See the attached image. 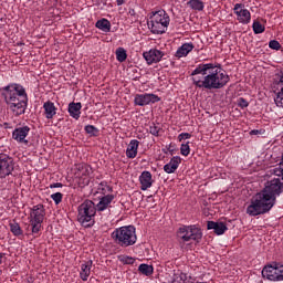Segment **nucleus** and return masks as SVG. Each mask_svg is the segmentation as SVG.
I'll list each match as a JSON object with an SVG mask.
<instances>
[{"label":"nucleus","instance_id":"nucleus-1","mask_svg":"<svg viewBox=\"0 0 283 283\" xmlns=\"http://www.w3.org/2000/svg\"><path fill=\"white\" fill-rule=\"evenodd\" d=\"M273 174L283 180V154L281 156V161L273 169ZM279 178L268 181L264 189L251 199V203L247 208L248 216H263L264 213H269V211L275 207L277 196L283 193V182Z\"/></svg>","mask_w":283,"mask_h":283},{"label":"nucleus","instance_id":"nucleus-2","mask_svg":"<svg viewBox=\"0 0 283 283\" xmlns=\"http://www.w3.org/2000/svg\"><path fill=\"white\" fill-rule=\"evenodd\" d=\"M192 83L199 90H222L231 81L229 75L213 63H201L191 72Z\"/></svg>","mask_w":283,"mask_h":283},{"label":"nucleus","instance_id":"nucleus-3","mask_svg":"<svg viewBox=\"0 0 283 283\" xmlns=\"http://www.w3.org/2000/svg\"><path fill=\"white\" fill-rule=\"evenodd\" d=\"M2 96L13 116H22L28 109V93L21 84H9L2 88Z\"/></svg>","mask_w":283,"mask_h":283},{"label":"nucleus","instance_id":"nucleus-4","mask_svg":"<svg viewBox=\"0 0 283 283\" xmlns=\"http://www.w3.org/2000/svg\"><path fill=\"white\" fill-rule=\"evenodd\" d=\"M111 238L115 244L122 247V249H127V247H134L136 244L138 237L136 235V228L134 226H123L115 229Z\"/></svg>","mask_w":283,"mask_h":283},{"label":"nucleus","instance_id":"nucleus-5","mask_svg":"<svg viewBox=\"0 0 283 283\" xmlns=\"http://www.w3.org/2000/svg\"><path fill=\"white\" fill-rule=\"evenodd\" d=\"M171 19L165 10H158L150 14L147 25L153 34H165Z\"/></svg>","mask_w":283,"mask_h":283},{"label":"nucleus","instance_id":"nucleus-6","mask_svg":"<svg viewBox=\"0 0 283 283\" xmlns=\"http://www.w3.org/2000/svg\"><path fill=\"white\" fill-rule=\"evenodd\" d=\"M94 216H96V205L92 200H85L77 208V222L85 227H94Z\"/></svg>","mask_w":283,"mask_h":283},{"label":"nucleus","instance_id":"nucleus-7","mask_svg":"<svg viewBox=\"0 0 283 283\" xmlns=\"http://www.w3.org/2000/svg\"><path fill=\"white\" fill-rule=\"evenodd\" d=\"M178 237L182 242H200L202 240V229L200 227L193 226H184L178 230Z\"/></svg>","mask_w":283,"mask_h":283},{"label":"nucleus","instance_id":"nucleus-8","mask_svg":"<svg viewBox=\"0 0 283 283\" xmlns=\"http://www.w3.org/2000/svg\"><path fill=\"white\" fill-rule=\"evenodd\" d=\"M45 220V207L43 205H36L31 209L29 216V222L32 227V233H39L41 231V224Z\"/></svg>","mask_w":283,"mask_h":283},{"label":"nucleus","instance_id":"nucleus-9","mask_svg":"<svg viewBox=\"0 0 283 283\" xmlns=\"http://www.w3.org/2000/svg\"><path fill=\"white\" fill-rule=\"evenodd\" d=\"M262 277L270 282H283V264L273 262L268 264L262 270Z\"/></svg>","mask_w":283,"mask_h":283},{"label":"nucleus","instance_id":"nucleus-10","mask_svg":"<svg viewBox=\"0 0 283 283\" xmlns=\"http://www.w3.org/2000/svg\"><path fill=\"white\" fill-rule=\"evenodd\" d=\"M14 171V163L12 158L6 154H0V178H6Z\"/></svg>","mask_w":283,"mask_h":283},{"label":"nucleus","instance_id":"nucleus-11","mask_svg":"<svg viewBox=\"0 0 283 283\" xmlns=\"http://www.w3.org/2000/svg\"><path fill=\"white\" fill-rule=\"evenodd\" d=\"M233 12L237 15L239 23H243V25L251 23V12L248 9H244L243 3L234 4Z\"/></svg>","mask_w":283,"mask_h":283},{"label":"nucleus","instance_id":"nucleus-12","mask_svg":"<svg viewBox=\"0 0 283 283\" xmlns=\"http://www.w3.org/2000/svg\"><path fill=\"white\" fill-rule=\"evenodd\" d=\"M135 105L138 107H145V105H149V103H160V97L153 93L137 94L134 99Z\"/></svg>","mask_w":283,"mask_h":283},{"label":"nucleus","instance_id":"nucleus-13","mask_svg":"<svg viewBox=\"0 0 283 283\" xmlns=\"http://www.w3.org/2000/svg\"><path fill=\"white\" fill-rule=\"evenodd\" d=\"M274 83L277 90H280L276 93V96L274 97V103L276 107H283V71H280L279 73L275 74Z\"/></svg>","mask_w":283,"mask_h":283},{"label":"nucleus","instance_id":"nucleus-14","mask_svg":"<svg viewBox=\"0 0 283 283\" xmlns=\"http://www.w3.org/2000/svg\"><path fill=\"white\" fill-rule=\"evenodd\" d=\"M30 134V128L29 126H21L15 128L12 132V138L13 140H15L17 143H21L23 145H28V143H30L28 139V135Z\"/></svg>","mask_w":283,"mask_h":283},{"label":"nucleus","instance_id":"nucleus-15","mask_svg":"<svg viewBox=\"0 0 283 283\" xmlns=\"http://www.w3.org/2000/svg\"><path fill=\"white\" fill-rule=\"evenodd\" d=\"M165 53L160 50L153 49L148 52H144V59L148 63V65H153V63H160Z\"/></svg>","mask_w":283,"mask_h":283},{"label":"nucleus","instance_id":"nucleus-16","mask_svg":"<svg viewBox=\"0 0 283 283\" xmlns=\"http://www.w3.org/2000/svg\"><path fill=\"white\" fill-rule=\"evenodd\" d=\"M139 182L142 185V191H147V189H150L151 185H154V180L151 179V172L147 170L143 171L139 176Z\"/></svg>","mask_w":283,"mask_h":283},{"label":"nucleus","instance_id":"nucleus-17","mask_svg":"<svg viewBox=\"0 0 283 283\" xmlns=\"http://www.w3.org/2000/svg\"><path fill=\"white\" fill-rule=\"evenodd\" d=\"M94 261L88 260L81 264L80 277L83 282H87L90 280V275H92V265Z\"/></svg>","mask_w":283,"mask_h":283},{"label":"nucleus","instance_id":"nucleus-18","mask_svg":"<svg viewBox=\"0 0 283 283\" xmlns=\"http://www.w3.org/2000/svg\"><path fill=\"white\" fill-rule=\"evenodd\" d=\"M180 163H182V159L180 157H172L170 161L164 166V171L166 174H176L178 167H180Z\"/></svg>","mask_w":283,"mask_h":283},{"label":"nucleus","instance_id":"nucleus-19","mask_svg":"<svg viewBox=\"0 0 283 283\" xmlns=\"http://www.w3.org/2000/svg\"><path fill=\"white\" fill-rule=\"evenodd\" d=\"M139 145H140V142H138L137 139H132L126 149V158H130V159L136 158L138 156Z\"/></svg>","mask_w":283,"mask_h":283},{"label":"nucleus","instance_id":"nucleus-20","mask_svg":"<svg viewBox=\"0 0 283 283\" xmlns=\"http://www.w3.org/2000/svg\"><path fill=\"white\" fill-rule=\"evenodd\" d=\"M193 43H184L181 46L178 48V50L175 53L176 59H182L185 56H188L189 52L193 51Z\"/></svg>","mask_w":283,"mask_h":283},{"label":"nucleus","instance_id":"nucleus-21","mask_svg":"<svg viewBox=\"0 0 283 283\" xmlns=\"http://www.w3.org/2000/svg\"><path fill=\"white\" fill-rule=\"evenodd\" d=\"M207 229H213L217 235H223L228 228L227 224H224V222L208 221Z\"/></svg>","mask_w":283,"mask_h":283},{"label":"nucleus","instance_id":"nucleus-22","mask_svg":"<svg viewBox=\"0 0 283 283\" xmlns=\"http://www.w3.org/2000/svg\"><path fill=\"white\" fill-rule=\"evenodd\" d=\"M114 201V195H105L99 199V202L96 205V211H105L112 202Z\"/></svg>","mask_w":283,"mask_h":283},{"label":"nucleus","instance_id":"nucleus-23","mask_svg":"<svg viewBox=\"0 0 283 283\" xmlns=\"http://www.w3.org/2000/svg\"><path fill=\"white\" fill-rule=\"evenodd\" d=\"M83 105L81 104V102L77 103H70L69 104V114L72 118H75V120H78L81 118V109H82Z\"/></svg>","mask_w":283,"mask_h":283},{"label":"nucleus","instance_id":"nucleus-24","mask_svg":"<svg viewBox=\"0 0 283 283\" xmlns=\"http://www.w3.org/2000/svg\"><path fill=\"white\" fill-rule=\"evenodd\" d=\"M43 109L45 114V118L52 119L54 116H56V106L54 105L53 102H45L43 104Z\"/></svg>","mask_w":283,"mask_h":283},{"label":"nucleus","instance_id":"nucleus-25","mask_svg":"<svg viewBox=\"0 0 283 283\" xmlns=\"http://www.w3.org/2000/svg\"><path fill=\"white\" fill-rule=\"evenodd\" d=\"M76 176L78 177H83V176H91L92 174V166L87 165V164H78L76 165Z\"/></svg>","mask_w":283,"mask_h":283},{"label":"nucleus","instance_id":"nucleus-26","mask_svg":"<svg viewBox=\"0 0 283 283\" xmlns=\"http://www.w3.org/2000/svg\"><path fill=\"white\" fill-rule=\"evenodd\" d=\"M98 30H102V32H111L112 30V22L109 20L103 18L102 20H98L95 24Z\"/></svg>","mask_w":283,"mask_h":283},{"label":"nucleus","instance_id":"nucleus-27","mask_svg":"<svg viewBox=\"0 0 283 283\" xmlns=\"http://www.w3.org/2000/svg\"><path fill=\"white\" fill-rule=\"evenodd\" d=\"M138 271L142 275L149 277V275H154V265L143 263L138 266Z\"/></svg>","mask_w":283,"mask_h":283},{"label":"nucleus","instance_id":"nucleus-28","mask_svg":"<svg viewBox=\"0 0 283 283\" xmlns=\"http://www.w3.org/2000/svg\"><path fill=\"white\" fill-rule=\"evenodd\" d=\"M188 6L191 10H197L198 12H202V10H205V2L201 0H189Z\"/></svg>","mask_w":283,"mask_h":283},{"label":"nucleus","instance_id":"nucleus-29","mask_svg":"<svg viewBox=\"0 0 283 283\" xmlns=\"http://www.w3.org/2000/svg\"><path fill=\"white\" fill-rule=\"evenodd\" d=\"M98 193H102V196H107V193H112V187L106 184V181H102L97 187Z\"/></svg>","mask_w":283,"mask_h":283},{"label":"nucleus","instance_id":"nucleus-30","mask_svg":"<svg viewBox=\"0 0 283 283\" xmlns=\"http://www.w3.org/2000/svg\"><path fill=\"white\" fill-rule=\"evenodd\" d=\"M117 61L119 63H124V61H127V51H125L123 48H118L115 52Z\"/></svg>","mask_w":283,"mask_h":283},{"label":"nucleus","instance_id":"nucleus-31","mask_svg":"<svg viewBox=\"0 0 283 283\" xmlns=\"http://www.w3.org/2000/svg\"><path fill=\"white\" fill-rule=\"evenodd\" d=\"M10 231L11 233H13V235H23V230L21 229V226H19V223L14 222V223H10Z\"/></svg>","mask_w":283,"mask_h":283},{"label":"nucleus","instance_id":"nucleus-32","mask_svg":"<svg viewBox=\"0 0 283 283\" xmlns=\"http://www.w3.org/2000/svg\"><path fill=\"white\" fill-rule=\"evenodd\" d=\"M160 132H163V128L160 127V124H155L153 123L149 126V134H151V136H160Z\"/></svg>","mask_w":283,"mask_h":283},{"label":"nucleus","instance_id":"nucleus-33","mask_svg":"<svg viewBox=\"0 0 283 283\" xmlns=\"http://www.w3.org/2000/svg\"><path fill=\"white\" fill-rule=\"evenodd\" d=\"M252 29L254 34H262V32H264L265 28L264 25H262V23H260V21H254L252 24Z\"/></svg>","mask_w":283,"mask_h":283},{"label":"nucleus","instance_id":"nucleus-34","mask_svg":"<svg viewBox=\"0 0 283 283\" xmlns=\"http://www.w3.org/2000/svg\"><path fill=\"white\" fill-rule=\"evenodd\" d=\"M84 129L86 134H90V136H98V128L94 125H86Z\"/></svg>","mask_w":283,"mask_h":283},{"label":"nucleus","instance_id":"nucleus-35","mask_svg":"<svg viewBox=\"0 0 283 283\" xmlns=\"http://www.w3.org/2000/svg\"><path fill=\"white\" fill-rule=\"evenodd\" d=\"M180 154L181 156H189V154H191V148L189 147V143L181 144Z\"/></svg>","mask_w":283,"mask_h":283},{"label":"nucleus","instance_id":"nucleus-36","mask_svg":"<svg viewBox=\"0 0 283 283\" xmlns=\"http://www.w3.org/2000/svg\"><path fill=\"white\" fill-rule=\"evenodd\" d=\"M51 200L55 202V205H61L63 202V193L55 192L51 195Z\"/></svg>","mask_w":283,"mask_h":283},{"label":"nucleus","instance_id":"nucleus-37","mask_svg":"<svg viewBox=\"0 0 283 283\" xmlns=\"http://www.w3.org/2000/svg\"><path fill=\"white\" fill-rule=\"evenodd\" d=\"M237 105H238V107H241V109H244V108L249 107V102L247 99H244V97H239L237 99Z\"/></svg>","mask_w":283,"mask_h":283},{"label":"nucleus","instance_id":"nucleus-38","mask_svg":"<svg viewBox=\"0 0 283 283\" xmlns=\"http://www.w3.org/2000/svg\"><path fill=\"white\" fill-rule=\"evenodd\" d=\"M175 282H177V283H187V274H185V273L176 274Z\"/></svg>","mask_w":283,"mask_h":283},{"label":"nucleus","instance_id":"nucleus-39","mask_svg":"<svg viewBox=\"0 0 283 283\" xmlns=\"http://www.w3.org/2000/svg\"><path fill=\"white\" fill-rule=\"evenodd\" d=\"M269 48H271V50H280V48H282V45L280 44L279 41L272 40L269 43Z\"/></svg>","mask_w":283,"mask_h":283},{"label":"nucleus","instance_id":"nucleus-40","mask_svg":"<svg viewBox=\"0 0 283 283\" xmlns=\"http://www.w3.org/2000/svg\"><path fill=\"white\" fill-rule=\"evenodd\" d=\"M122 262L123 264H134V262H136V259L132 256H123Z\"/></svg>","mask_w":283,"mask_h":283},{"label":"nucleus","instance_id":"nucleus-41","mask_svg":"<svg viewBox=\"0 0 283 283\" xmlns=\"http://www.w3.org/2000/svg\"><path fill=\"white\" fill-rule=\"evenodd\" d=\"M189 138H191V134H189V133H181L178 136V140L179 142L189 140Z\"/></svg>","mask_w":283,"mask_h":283},{"label":"nucleus","instance_id":"nucleus-42","mask_svg":"<svg viewBox=\"0 0 283 283\" xmlns=\"http://www.w3.org/2000/svg\"><path fill=\"white\" fill-rule=\"evenodd\" d=\"M61 187H63V184H61V182H55V184L50 185V189H57V188H61Z\"/></svg>","mask_w":283,"mask_h":283},{"label":"nucleus","instance_id":"nucleus-43","mask_svg":"<svg viewBox=\"0 0 283 283\" xmlns=\"http://www.w3.org/2000/svg\"><path fill=\"white\" fill-rule=\"evenodd\" d=\"M117 6H125V0H116Z\"/></svg>","mask_w":283,"mask_h":283},{"label":"nucleus","instance_id":"nucleus-44","mask_svg":"<svg viewBox=\"0 0 283 283\" xmlns=\"http://www.w3.org/2000/svg\"><path fill=\"white\" fill-rule=\"evenodd\" d=\"M3 263V253L0 252V264Z\"/></svg>","mask_w":283,"mask_h":283},{"label":"nucleus","instance_id":"nucleus-45","mask_svg":"<svg viewBox=\"0 0 283 283\" xmlns=\"http://www.w3.org/2000/svg\"><path fill=\"white\" fill-rule=\"evenodd\" d=\"M258 133H259V130H256V129H253L250 132V134H258Z\"/></svg>","mask_w":283,"mask_h":283},{"label":"nucleus","instance_id":"nucleus-46","mask_svg":"<svg viewBox=\"0 0 283 283\" xmlns=\"http://www.w3.org/2000/svg\"><path fill=\"white\" fill-rule=\"evenodd\" d=\"M130 14H134V10L133 11H129Z\"/></svg>","mask_w":283,"mask_h":283},{"label":"nucleus","instance_id":"nucleus-47","mask_svg":"<svg viewBox=\"0 0 283 283\" xmlns=\"http://www.w3.org/2000/svg\"><path fill=\"white\" fill-rule=\"evenodd\" d=\"M130 14H134V10L133 11H129Z\"/></svg>","mask_w":283,"mask_h":283},{"label":"nucleus","instance_id":"nucleus-48","mask_svg":"<svg viewBox=\"0 0 283 283\" xmlns=\"http://www.w3.org/2000/svg\"><path fill=\"white\" fill-rule=\"evenodd\" d=\"M130 14H134V10L133 11H129Z\"/></svg>","mask_w":283,"mask_h":283}]
</instances>
